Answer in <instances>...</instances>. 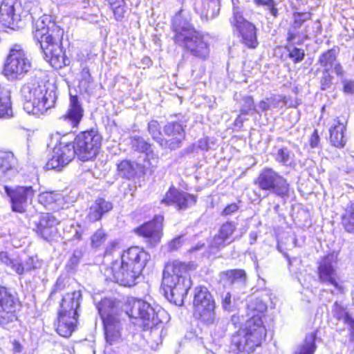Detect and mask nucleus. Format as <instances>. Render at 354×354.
<instances>
[{"label":"nucleus","instance_id":"nucleus-1","mask_svg":"<svg viewBox=\"0 0 354 354\" xmlns=\"http://www.w3.org/2000/svg\"><path fill=\"white\" fill-rule=\"evenodd\" d=\"M32 35L39 44L45 59L56 68L69 64L62 48L64 30L60 28L50 15H44L35 21Z\"/></svg>","mask_w":354,"mask_h":354},{"label":"nucleus","instance_id":"nucleus-2","mask_svg":"<svg viewBox=\"0 0 354 354\" xmlns=\"http://www.w3.org/2000/svg\"><path fill=\"white\" fill-rule=\"evenodd\" d=\"M189 267L185 263L174 261L168 262L163 270L162 287L165 297L176 306H182L192 281Z\"/></svg>","mask_w":354,"mask_h":354},{"label":"nucleus","instance_id":"nucleus-3","mask_svg":"<svg viewBox=\"0 0 354 354\" xmlns=\"http://www.w3.org/2000/svg\"><path fill=\"white\" fill-rule=\"evenodd\" d=\"M39 8L33 0H3L0 6V21L12 29L22 28L39 14Z\"/></svg>","mask_w":354,"mask_h":354},{"label":"nucleus","instance_id":"nucleus-4","mask_svg":"<svg viewBox=\"0 0 354 354\" xmlns=\"http://www.w3.org/2000/svg\"><path fill=\"white\" fill-rule=\"evenodd\" d=\"M21 91L24 109L28 114L39 116L55 106V93L49 91L43 83L28 82L23 86Z\"/></svg>","mask_w":354,"mask_h":354},{"label":"nucleus","instance_id":"nucleus-5","mask_svg":"<svg viewBox=\"0 0 354 354\" xmlns=\"http://www.w3.org/2000/svg\"><path fill=\"white\" fill-rule=\"evenodd\" d=\"M125 312L133 320V324L151 330L162 324V317L165 315L163 309H156L147 301L133 297L128 299Z\"/></svg>","mask_w":354,"mask_h":354},{"label":"nucleus","instance_id":"nucleus-6","mask_svg":"<svg viewBox=\"0 0 354 354\" xmlns=\"http://www.w3.org/2000/svg\"><path fill=\"white\" fill-rule=\"evenodd\" d=\"M266 335V330L259 318L248 319L244 327L232 336L231 344L237 354H249L261 344Z\"/></svg>","mask_w":354,"mask_h":354},{"label":"nucleus","instance_id":"nucleus-7","mask_svg":"<svg viewBox=\"0 0 354 354\" xmlns=\"http://www.w3.org/2000/svg\"><path fill=\"white\" fill-rule=\"evenodd\" d=\"M32 62L28 53L20 44L10 49L3 67V74L8 80H22L31 70Z\"/></svg>","mask_w":354,"mask_h":354},{"label":"nucleus","instance_id":"nucleus-8","mask_svg":"<svg viewBox=\"0 0 354 354\" xmlns=\"http://www.w3.org/2000/svg\"><path fill=\"white\" fill-rule=\"evenodd\" d=\"M102 137L94 130L82 132L73 143L76 155L83 162L94 158L101 147Z\"/></svg>","mask_w":354,"mask_h":354},{"label":"nucleus","instance_id":"nucleus-9","mask_svg":"<svg viewBox=\"0 0 354 354\" xmlns=\"http://www.w3.org/2000/svg\"><path fill=\"white\" fill-rule=\"evenodd\" d=\"M230 21L234 31L240 35L243 44L252 48L257 46L256 28L243 17L241 8L239 6L233 7L232 16Z\"/></svg>","mask_w":354,"mask_h":354},{"label":"nucleus","instance_id":"nucleus-10","mask_svg":"<svg viewBox=\"0 0 354 354\" xmlns=\"http://www.w3.org/2000/svg\"><path fill=\"white\" fill-rule=\"evenodd\" d=\"M194 306L200 319L207 324L214 323L215 319V304L207 288H196Z\"/></svg>","mask_w":354,"mask_h":354},{"label":"nucleus","instance_id":"nucleus-11","mask_svg":"<svg viewBox=\"0 0 354 354\" xmlns=\"http://www.w3.org/2000/svg\"><path fill=\"white\" fill-rule=\"evenodd\" d=\"M75 155L73 143L67 141L66 137H62L59 144L53 147V152L46 167L48 169H60L68 165Z\"/></svg>","mask_w":354,"mask_h":354},{"label":"nucleus","instance_id":"nucleus-12","mask_svg":"<svg viewBox=\"0 0 354 354\" xmlns=\"http://www.w3.org/2000/svg\"><path fill=\"white\" fill-rule=\"evenodd\" d=\"M3 189L9 198L12 211L17 213L26 212L28 203L31 202L35 194V191L31 186L10 187L5 185Z\"/></svg>","mask_w":354,"mask_h":354},{"label":"nucleus","instance_id":"nucleus-13","mask_svg":"<svg viewBox=\"0 0 354 354\" xmlns=\"http://www.w3.org/2000/svg\"><path fill=\"white\" fill-rule=\"evenodd\" d=\"M337 256L329 254L322 258L317 268L319 281L326 285H331L341 291L342 286L338 283Z\"/></svg>","mask_w":354,"mask_h":354},{"label":"nucleus","instance_id":"nucleus-14","mask_svg":"<svg viewBox=\"0 0 354 354\" xmlns=\"http://www.w3.org/2000/svg\"><path fill=\"white\" fill-rule=\"evenodd\" d=\"M187 49L191 55L201 59H206L209 55V38L198 31L188 36L185 41L178 44Z\"/></svg>","mask_w":354,"mask_h":354},{"label":"nucleus","instance_id":"nucleus-15","mask_svg":"<svg viewBox=\"0 0 354 354\" xmlns=\"http://www.w3.org/2000/svg\"><path fill=\"white\" fill-rule=\"evenodd\" d=\"M104 323L105 339L109 345L122 344V348L114 350L117 354H128L129 348L123 342L122 337V324L118 317L106 318Z\"/></svg>","mask_w":354,"mask_h":354},{"label":"nucleus","instance_id":"nucleus-16","mask_svg":"<svg viewBox=\"0 0 354 354\" xmlns=\"http://www.w3.org/2000/svg\"><path fill=\"white\" fill-rule=\"evenodd\" d=\"M163 131L167 138L160 140L162 147L174 150L181 147L185 139V131L181 124L169 122L164 127Z\"/></svg>","mask_w":354,"mask_h":354},{"label":"nucleus","instance_id":"nucleus-17","mask_svg":"<svg viewBox=\"0 0 354 354\" xmlns=\"http://www.w3.org/2000/svg\"><path fill=\"white\" fill-rule=\"evenodd\" d=\"M16 299L6 288L0 286V324L7 325L17 319Z\"/></svg>","mask_w":354,"mask_h":354},{"label":"nucleus","instance_id":"nucleus-18","mask_svg":"<svg viewBox=\"0 0 354 354\" xmlns=\"http://www.w3.org/2000/svg\"><path fill=\"white\" fill-rule=\"evenodd\" d=\"M149 259V255L139 247H131L124 251L119 261L120 265L133 268L136 272H142L146 263Z\"/></svg>","mask_w":354,"mask_h":354},{"label":"nucleus","instance_id":"nucleus-19","mask_svg":"<svg viewBox=\"0 0 354 354\" xmlns=\"http://www.w3.org/2000/svg\"><path fill=\"white\" fill-rule=\"evenodd\" d=\"M149 259V255L139 247H131L124 251L119 261L120 265L133 268L136 272H142L146 263Z\"/></svg>","mask_w":354,"mask_h":354},{"label":"nucleus","instance_id":"nucleus-20","mask_svg":"<svg viewBox=\"0 0 354 354\" xmlns=\"http://www.w3.org/2000/svg\"><path fill=\"white\" fill-rule=\"evenodd\" d=\"M174 41L176 44L185 39L196 30L190 23L189 15L180 10L174 17L172 23Z\"/></svg>","mask_w":354,"mask_h":354},{"label":"nucleus","instance_id":"nucleus-21","mask_svg":"<svg viewBox=\"0 0 354 354\" xmlns=\"http://www.w3.org/2000/svg\"><path fill=\"white\" fill-rule=\"evenodd\" d=\"M111 271L113 274V280L124 286H131L136 284L142 272H136L133 268L119 264V261L112 263Z\"/></svg>","mask_w":354,"mask_h":354},{"label":"nucleus","instance_id":"nucleus-22","mask_svg":"<svg viewBox=\"0 0 354 354\" xmlns=\"http://www.w3.org/2000/svg\"><path fill=\"white\" fill-rule=\"evenodd\" d=\"M161 203L167 205H176L178 209H185L195 205L196 198L193 195L171 187Z\"/></svg>","mask_w":354,"mask_h":354},{"label":"nucleus","instance_id":"nucleus-23","mask_svg":"<svg viewBox=\"0 0 354 354\" xmlns=\"http://www.w3.org/2000/svg\"><path fill=\"white\" fill-rule=\"evenodd\" d=\"M59 221L51 214H44L35 225L36 233L46 241L53 239L57 233V225Z\"/></svg>","mask_w":354,"mask_h":354},{"label":"nucleus","instance_id":"nucleus-24","mask_svg":"<svg viewBox=\"0 0 354 354\" xmlns=\"http://www.w3.org/2000/svg\"><path fill=\"white\" fill-rule=\"evenodd\" d=\"M163 216H157L153 221L148 222L136 230L138 234L147 239L151 245L160 241L161 237Z\"/></svg>","mask_w":354,"mask_h":354},{"label":"nucleus","instance_id":"nucleus-25","mask_svg":"<svg viewBox=\"0 0 354 354\" xmlns=\"http://www.w3.org/2000/svg\"><path fill=\"white\" fill-rule=\"evenodd\" d=\"M84 115V109L77 95H71L68 108L59 120L66 122L71 128L78 127Z\"/></svg>","mask_w":354,"mask_h":354},{"label":"nucleus","instance_id":"nucleus-26","mask_svg":"<svg viewBox=\"0 0 354 354\" xmlns=\"http://www.w3.org/2000/svg\"><path fill=\"white\" fill-rule=\"evenodd\" d=\"M236 229V223L233 221H227L223 223L217 234L210 242V248L220 249L230 244L234 241L232 234Z\"/></svg>","mask_w":354,"mask_h":354},{"label":"nucleus","instance_id":"nucleus-27","mask_svg":"<svg viewBox=\"0 0 354 354\" xmlns=\"http://www.w3.org/2000/svg\"><path fill=\"white\" fill-rule=\"evenodd\" d=\"M77 317V315L59 312L56 328L57 333L64 337L71 336L75 329Z\"/></svg>","mask_w":354,"mask_h":354},{"label":"nucleus","instance_id":"nucleus-28","mask_svg":"<svg viewBox=\"0 0 354 354\" xmlns=\"http://www.w3.org/2000/svg\"><path fill=\"white\" fill-rule=\"evenodd\" d=\"M81 300L82 293L79 290L66 294L62 298L59 312L78 315Z\"/></svg>","mask_w":354,"mask_h":354},{"label":"nucleus","instance_id":"nucleus-29","mask_svg":"<svg viewBox=\"0 0 354 354\" xmlns=\"http://www.w3.org/2000/svg\"><path fill=\"white\" fill-rule=\"evenodd\" d=\"M346 122L339 118L334 120V123L330 128V140L332 145L336 147H344L346 142V138L344 135Z\"/></svg>","mask_w":354,"mask_h":354},{"label":"nucleus","instance_id":"nucleus-30","mask_svg":"<svg viewBox=\"0 0 354 354\" xmlns=\"http://www.w3.org/2000/svg\"><path fill=\"white\" fill-rule=\"evenodd\" d=\"M112 203L105 199L99 198L90 206L87 218L91 222H96L101 219L104 214L111 211Z\"/></svg>","mask_w":354,"mask_h":354},{"label":"nucleus","instance_id":"nucleus-31","mask_svg":"<svg viewBox=\"0 0 354 354\" xmlns=\"http://www.w3.org/2000/svg\"><path fill=\"white\" fill-rule=\"evenodd\" d=\"M272 156L277 162L283 166L292 167L295 165V155L286 146H275L272 150Z\"/></svg>","mask_w":354,"mask_h":354},{"label":"nucleus","instance_id":"nucleus-32","mask_svg":"<svg viewBox=\"0 0 354 354\" xmlns=\"http://www.w3.org/2000/svg\"><path fill=\"white\" fill-rule=\"evenodd\" d=\"M221 279L225 285L242 287L246 282V274L243 270H230L221 273Z\"/></svg>","mask_w":354,"mask_h":354},{"label":"nucleus","instance_id":"nucleus-33","mask_svg":"<svg viewBox=\"0 0 354 354\" xmlns=\"http://www.w3.org/2000/svg\"><path fill=\"white\" fill-rule=\"evenodd\" d=\"M278 174L272 168L265 167L260 171L254 183L261 189L268 191Z\"/></svg>","mask_w":354,"mask_h":354},{"label":"nucleus","instance_id":"nucleus-34","mask_svg":"<svg viewBox=\"0 0 354 354\" xmlns=\"http://www.w3.org/2000/svg\"><path fill=\"white\" fill-rule=\"evenodd\" d=\"M268 191L277 196L285 198L289 196L290 184L287 179L279 173Z\"/></svg>","mask_w":354,"mask_h":354},{"label":"nucleus","instance_id":"nucleus-35","mask_svg":"<svg viewBox=\"0 0 354 354\" xmlns=\"http://www.w3.org/2000/svg\"><path fill=\"white\" fill-rule=\"evenodd\" d=\"M311 13L310 12H295L293 14V24L291 28L288 32L287 39L289 42L295 41L297 37H299V33L297 32L302 24L310 19Z\"/></svg>","mask_w":354,"mask_h":354},{"label":"nucleus","instance_id":"nucleus-36","mask_svg":"<svg viewBox=\"0 0 354 354\" xmlns=\"http://www.w3.org/2000/svg\"><path fill=\"white\" fill-rule=\"evenodd\" d=\"M247 308L248 316L250 317L249 319L258 317L263 322L262 316L264 311L267 309V305L262 299L259 298L250 299Z\"/></svg>","mask_w":354,"mask_h":354},{"label":"nucleus","instance_id":"nucleus-37","mask_svg":"<svg viewBox=\"0 0 354 354\" xmlns=\"http://www.w3.org/2000/svg\"><path fill=\"white\" fill-rule=\"evenodd\" d=\"M97 308L103 322L106 318L117 317L115 315L116 313V305L115 301L113 299L104 298L97 305Z\"/></svg>","mask_w":354,"mask_h":354},{"label":"nucleus","instance_id":"nucleus-38","mask_svg":"<svg viewBox=\"0 0 354 354\" xmlns=\"http://www.w3.org/2000/svg\"><path fill=\"white\" fill-rule=\"evenodd\" d=\"M12 115L10 92L7 89L0 88V118H10Z\"/></svg>","mask_w":354,"mask_h":354},{"label":"nucleus","instance_id":"nucleus-39","mask_svg":"<svg viewBox=\"0 0 354 354\" xmlns=\"http://www.w3.org/2000/svg\"><path fill=\"white\" fill-rule=\"evenodd\" d=\"M17 159L12 153H3L0 155V176L15 169Z\"/></svg>","mask_w":354,"mask_h":354},{"label":"nucleus","instance_id":"nucleus-40","mask_svg":"<svg viewBox=\"0 0 354 354\" xmlns=\"http://www.w3.org/2000/svg\"><path fill=\"white\" fill-rule=\"evenodd\" d=\"M138 167L139 165L137 163L129 160H122L117 165L119 174L128 179L134 178L137 174Z\"/></svg>","mask_w":354,"mask_h":354},{"label":"nucleus","instance_id":"nucleus-41","mask_svg":"<svg viewBox=\"0 0 354 354\" xmlns=\"http://www.w3.org/2000/svg\"><path fill=\"white\" fill-rule=\"evenodd\" d=\"M316 348L315 335L311 333L306 335L304 342L296 348L293 354H314Z\"/></svg>","mask_w":354,"mask_h":354},{"label":"nucleus","instance_id":"nucleus-42","mask_svg":"<svg viewBox=\"0 0 354 354\" xmlns=\"http://www.w3.org/2000/svg\"><path fill=\"white\" fill-rule=\"evenodd\" d=\"M62 199V194L56 192H44L39 195L38 201L44 206L53 209V205Z\"/></svg>","mask_w":354,"mask_h":354},{"label":"nucleus","instance_id":"nucleus-43","mask_svg":"<svg viewBox=\"0 0 354 354\" xmlns=\"http://www.w3.org/2000/svg\"><path fill=\"white\" fill-rule=\"evenodd\" d=\"M336 61V53L333 49H330L322 54L319 56V62L320 64L325 68L326 71L330 70Z\"/></svg>","mask_w":354,"mask_h":354},{"label":"nucleus","instance_id":"nucleus-44","mask_svg":"<svg viewBox=\"0 0 354 354\" xmlns=\"http://www.w3.org/2000/svg\"><path fill=\"white\" fill-rule=\"evenodd\" d=\"M342 224L348 232H354V203L346 210L342 217Z\"/></svg>","mask_w":354,"mask_h":354},{"label":"nucleus","instance_id":"nucleus-45","mask_svg":"<svg viewBox=\"0 0 354 354\" xmlns=\"http://www.w3.org/2000/svg\"><path fill=\"white\" fill-rule=\"evenodd\" d=\"M243 104L240 110V113L243 115H250L252 111L259 113V111L256 109L254 100L251 96H244L242 98Z\"/></svg>","mask_w":354,"mask_h":354},{"label":"nucleus","instance_id":"nucleus-46","mask_svg":"<svg viewBox=\"0 0 354 354\" xmlns=\"http://www.w3.org/2000/svg\"><path fill=\"white\" fill-rule=\"evenodd\" d=\"M36 261L32 257H29L24 264H21L18 260H17V266L15 268V272L19 274H22L24 272L30 271L31 270L36 268Z\"/></svg>","mask_w":354,"mask_h":354},{"label":"nucleus","instance_id":"nucleus-47","mask_svg":"<svg viewBox=\"0 0 354 354\" xmlns=\"http://www.w3.org/2000/svg\"><path fill=\"white\" fill-rule=\"evenodd\" d=\"M148 131L152 138L160 145V140H162L163 138L160 132V126L158 121L151 120L149 122Z\"/></svg>","mask_w":354,"mask_h":354},{"label":"nucleus","instance_id":"nucleus-48","mask_svg":"<svg viewBox=\"0 0 354 354\" xmlns=\"http://www.w3.org/2000/svg\"><path fill=\"white\" fill-rule=\"evenodd\" d=\"M286 49L288 52L289 57L292 59L294 63H299L304 59L305 53L303 49L291 45L286 46Z\"/></svg>","mask_w":354,"mask_h":354},{"label":"nucleus","instance_id":"nucleus-49","mask_svg":"<svg viewBox=\"0 0 354 354\" xmlns=\"http://www.w3.org/2000/svg\"><path fill=\"white\" fill-rule=\"evenodd\" d=\"M133 147L138 151L141 152H144L147 153V156H149V152L151 151L150 145L146 142L143 138L140 137H134L132 140Z\"/></svg>","mask_w":354,"mask_h":354},{"label":"nucleus","instance_id":"nucleus-50","mask_svg":"<svg viewBox=\"0 0 354 354\" xmlns=\"http://www.w3.org/2000/svg\"><path fill=\"white\" fill-rule=\"evenodd\" d=\"M83 256V252L80 249H76L73 251V253L69 259L66 267L70 270H73L76 268L80 263V259Z\"/></svg>","mask_w":354,"mask_h":354},{"label":"nucleus","instance_id":"nucleus-51","mask_svg":"<svg viewBox=\"0 0 354 354\" xmlns=\"http://www.w3.org/2000/svg\"><path fill=\"white\" fill-rule=\"evenodd\" d=\"M91 239L92 247L97 248L106 241V234L102 229H99L93 234Z\"/></svg>","mask_w":354,"mask_h":354},{"label":"nucleus","instance_id":"nucleus-52","mask_svg":"<svg viewBox=\"0 0 354 354\" xmlns=\"http://www.w3.org/2000/svg\"><path fill=\"white\" fill-rule=\"evenodd\" d=\"M110 6L111 7L115 18L118 21L122 20L125 14V7H126V3H118V4H111Z\"/></svg>","mask_w":354,"mask_h":354},{"label":"nucleus","instance_id":"nucleus-53","mask_svg":"<svg viewBox=\"0 0 354 354\" xmlns=\"http://www.w3.org/2000/svg\"><path fill=\"white\" fill-rule=\"evenodd\" d=\"M332 313L335 317L337 319H344L347 316L348 313L346 311V309L339 304L337 301L333 304Z\"/></svg>","mask_w":354,"mask_h":354},{"label":"nucleus","instance_id":"nucleus-54","mask_svg":"<svg viewBox=\"0 0 354 354\" xmlns=\"http://www.w3.org/2000/svg\"><path fill=\"white\" fill-rule=\"evenodd\" d=\"M0 261L10 267L15 271V268L17 266V259H11L7 252H0Z\"/></svg>","mask_w":354,"mask_h":354},{"label":"nucleus","instance_id":"nucleus-55","mask_svg":"<svg viewBox=\"0 0 354 354\" xmlns=\"http://www.w3.org/2000/svg\"><path fill=\"white\" fill-rule=\"evenodd\" d=\"M270 104L271 109H280L285 105L284 99L281 96H274L269 97Z\"/></svg>","mask_w":354,"mask_h":354},{"label":"nucleus","instance_id":"nucleus-56","mask_svg":"<svg viewBox=\"0 0 354 354\" xmlns=\"http://www.w3.org/2000/svg\"><path fill=\"white\" fill-rule=\"evenodd\" d=\"M184 243V236H179L174 238L169 243V250L174 251L180 248Z\"/></svg>","mask_w":354,"mask_h":354},{"label":"nucleus","instance_id":"nucleus-57","mask_svg":"<svg viewBox=\"0 0 354 354\" xmlns=\"http://www.w3.org/2000/svg\"><path fill=\"white\" fill-rule=\"evenodd\" d=\"M81 77H82V80H81V84L84 86H88V84L91 82L92 80V78H91V74L89 73V70L86 68H84L82 69V72H81Z\"/></svg>","mask_w":354,"mask_h":354},{"label":"nucleus","instance_id":"nucleus-58","mask_svg":"<svg viewBox=\"0 0 354 354\" xmlns=\"http://www.w3.org/2000/svg\"><path fill=\"white\" fill-rule=\"evenodd\" d=\"M214 354H237L232 348V344L230 345L221 346Z\"/></svg>","mask_w":354,"mask_h":354},{"label":"nucleus","instance_id":"nucleus-59","mask_svg":"<svg viewBox=\"0 0 354 354\" xmlns=\"http://www.w3.org/2000/svg\"><path fill=\"white\" fill-rule=\"evenodd\" d=\"M344 92L348 94L354 93V81L344 80L342 81Z\"/></svg>","mask_w":354,"mask_h":354},{"label":"nucleus","instance_id":"nucleus-60","mask_svg":"<svg viewBox=\"0 0 354 354\" xmlns=\"http://www.w3.org/2000/svg\"><path fill=\"white\" fill-rule=\"evenodd\" d=\"M223 308L227 311H231L232 309V304L231 300V295L230 292H227L223 297L222 300Z\"/></svg>","mask_w":354,"mask_h":354},{"label":"nucleus","instance_id":"nucleus-61","mask_svg":"<svg viewBox=\"0 0 354 354\" xmlns=\"http://www.w3.org/2000/svg\"><path fill=\"white\" fill-rule=\"evenodd\" d=\"M239 206L236 203H231L227 205L223 210L221 214L223 216H230L234 212H237Z\"/></svg>","mask_w":354,"mask_h":354},{"label":"nucleus","instance_id":"nucleus-62","mask_svg":"<svg viewBox=\"0 0 354 354\" xmlns=\"http://www.w3.org/2000/svg\"><path fill=\"white\" fill-rule=\"evenodd\" d=\"M344 323L348 325L351 330V335L354 337V319L350 315L346 316L343 319Z\"/></svg>","mask_w":354,"mask_h":354},{"label":"nucleus","instance_id":"nucleus-63","mask_svg":"<svg viewBox=\"0 0 354 354\" xmlns=\"http://www.w3.org/2000/svg\"><path fill=\"white\" fill-rule=\"evenodd\" d=\"M270 6H264L266 7V10L272 15L274 17H277L278 15V9L276 8L275 1L270 2Z\"/></svg>","mask_w":354,"mask_h":354},{"label":"nucleus","instance_id":"nucleus-64","mask_svg":"<svg viewBox=\"0 0 354 354\" xmlns=\"http://www.w3.org/2000/svg\"><path fill=\"white\" fill-rule=\"evenodd\" d=\"M258 106H259V108L263 112H266V111L271 109V105L270 104L268 98L261 100L259 103Z\"/></svg>","mask_w":354,"mask_h":354}]
</instances>
